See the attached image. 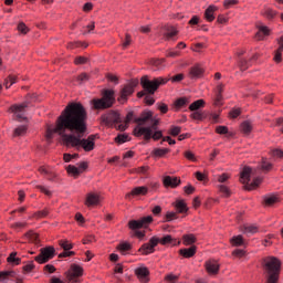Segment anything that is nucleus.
Returning a JSON list of instances; mask_svg holds the SVG:
<instances>
[{
  "label": "nucleus",
  "instance_id": "09e8293b",
  "mask_svg": "<svg viewBox=\"0 0 283 283\" xmlns=\"http://www.w3.org/2000/svg\"><path fill=\"white\" fill-rule=\"evenodd\" d=\"M36 269L34 261H28L25 265L22 266V273H32Z\"/></svg>",
  "mask_w": 283,
  "mask_h": 283
},
{
  "label": "nucleus",
  "instance_id": "4c0bfd02",
  "mask_svg": "<svg viewBox=\"0 0 283 283\" xmlns=\"http://www.w3.org/2000/svg\"><path fill=\"white\" fill-rule=\"evenodd\" d=\"M8 264H12V266H19L21 264V258H17V252H11L7 258Z\"/></svg>",
  "mask_w": 283,
  "mask_h": 283
},
{
  "label": "nucleus",
  "instance_id": "37998d69",
  "mask_svg": "<svg viewBox=\"0 0 283 283\" xmlns=\"http://www.w3.org/2000/svg\"><path fill=\"white\" fill-rule=\"evenodd\" d=\"M190 118L192 120H205V118H207V115L200 111H192V113L190 114Z\"/></svg>",
  "mask_w": 283,
  "mask_h": 283
},
{
  "label": "nucleus",
  "instance_id": "c85d7f7f",
  "mask_svg": "<svg viewBox=\"0 0 283 283\" xmlns=\"http://www.w3.org/2000/svg\"><path fill=\"white\" fill-rule=\"evenodd\" d=\"M116 251H118L120 255H127V251H132V243L128 241L120 242L116 245Z\"/></svg>",
  "mask_w": 283,
  "mask_h": 283
},
{
  "label": "nucleus",
  "instance_id": "6e6d98bb",
  "mask_svg": "<svg viewBox=\"0 0 283 283\" xmlns=\"http://www.w3.org/2000/svg\"><path fill=\"white\" fill-rule=\"evenodd\" d=\"M219 191L222 193V198H230L231 197V189L229 187L221 185L219 186Z\"/></svg>",
  "mask_w": 283,
  "mask_h": 283
},
{
  "label": "nucleus",
  "instance_id": "9d476101",
  "mask_svg": "<svg viewBox=\"0 0 283 283\" xmlns=\"http://www.w3.org/2000/svg\"><path fill=\"white\" fill-rule=\"evenodd\" d=\"M83 266L73 263L70 270L66 272V280H69V283H81L78 277H83Z\"/></svg>",
  "mask_w": 283,
  "mask_h": 283
},
{
  "label": "nucleus",
  "instance_id": "c03bdc74",
  "mask_svg": "<svg viewBox=\"0 0 283 283\" xmlns=\"http://www.w3.org/2000/svg\"><path fill=\"white\" fill-rule=\"evenodd\" d=\"M167 30L168 32L164 33V38L166 39V41H171L174 36H177L178 31L174 27H170Z\"/></svg>",
  "mask_w": 283,
  "mask_h": 283
},
{
  "label": "nucleus",
  "instance_id": "9b49d317",
  "mask_svg": "<svg viewBox=\"0 0 283 283\" xmlns=\"http://www.w3.org/2000/svg\"><path fill=\"white\" fill-rule=\"evenodd\" d=\"M156 247H158V237L154 235L147 243L142 244L137 253H139V255H151V253H156Z\"/></svg>",
  "mask_w": 283,
  "mask_h": 283
},
{
  "label": "nucleus",
  "instance_id": "0e129e2a",
  "mask_svg": "<svg viewBox=\"0 0 283 283\" xmlns=\"http://www.w3.org/2000/svg\"><path fill=\"white\" fill-rule=\"evenodd\" d=\"M238 3H240V0H224L223 8L226 10H229V8H233V6H238Z\"/></svg>",
  "mask_w": 283,
  "mask_h": 283
},
{
  "label": "nucleus",
  "instance_id": "4468645a",
  "mask_svg": "<svg viewBox=\"0 0 283 283\" xmlns=\"http://www.w3.org/2000/svg\"><path fill=\"white\" fill-rule=\"evenodd\" d=\"M149 193V188L147 186H138L133 188L128 193L125 195L126 200H132V198H138V196H147Z\"/></svg>",
  "mask_w": 283,
  "mask_h": 283
},
{
  "label": "nucleus",
  "instance_id": "4d7b16f0",
  "mask_svg": "<svg viewBox=\"0 0 283 283\" xmlns=\"http://www.w3.org/2000/svg\"><path fill=\"white\" fill-rule=\"evenodd\" d=\"M180 132H182V127H180V126H170V129L168 130V134L170 135V136H174V137H176V136H180Z\"/></svg>",
  "mask_w": 283,
  "mask_h": 283
},
{
  "label": "nucleus",
  "instance_id": "1a4fd4ad",
  "mask_svg": "<svg viewBox=\"0 0 283 283\" xmlns=\"http://www.w3.org/2000/svg\"><path fill=\"white\" fill-rule=\"evenodd\" d=\"M101 123L106 125V127H114V125L123 123L120 119V113L117 111H109L108 113L101 115Z\"/></svg>",
  "mask_w": 283,
  "mask_h": 283
},
{
  "label": "nucleus",
  "instance_id": "dca6fc26",
  "mask_svg": "<svg viewBox=\"0 0 283 283\" xmlns=\"http://www.w3.org/2000/svg\"><path fill=\"white\" fill-rule=\"evenodd\" d=\"M28 107V104L27 103H22V104H14V105H11L10 107V111L13 113V114H17V118H22L23 120H25V109Z\"/></svg>",
  "mask_w": 283,
  "mask_h": 283
},
{
  "label": "nucleus",
  "instance_id": "bf43d9fd",
  "mask_svg": "<svg viewBox=\"0 0 283 283\" xmlns=\"http://www.w3.org/2000/svg\"><path fill=\"white\" fill-rule=\"evenodd\" d=\"M86 63H90V59L86 56H76L74 59V65H85Z\"/></svg>",
  "mask_w": 283,
  "mask_h": 283
},
{
  "label": "nucleus",
  "instance_id": "2eb2a0df",
  "mask_svg": "<svg viewBox=\"0 0 283 283\" xmlns=\"http://www.w3.org/2000/svg\"><path fill=\"white\" fill-rule=\"evenodd\" d=\"M135 275L140 283L149 282V268L142 265L135 269Z\"/></svg>",
  "mask_w": 283,
  "mask_h": 283
},
{
  "label": "nucleus",
  "instance_id": "5701e85b",
  "mask_svg": "<svg viewBox=\"0 0 283 283\" xmlns=\"http://www.w3.org/2000/svg\"><path fill=\"white\" fill-rule=\"evenodd\" d=\"M101 203V196L96 193H88L86 196L85 206L86 207H96V205Z\"/></svg>",
  "mask_w": 283,
  "mask_h": 283
},
{
  "label": "nucleus",
  "instance_id": "cd10ccee",
  "mask_svg": "<svg viewBox=\"0 0 283 283\" xmlns=\"http://www.w3.org/2000/svg\"><path fill=\"white\" fill-rule=\"evenodd\" d=\"M280 202V197L277 195H266L263 197V205L265 207H273Z\"/></svg>",
  "mask_w": 283,
  "mask_h": 283
},
{
  "label": "nucleus",
  "instance_id": "423d86ee",
  "mask_svg": "<svg viewBox=\"0 0 283 283\" xmlns=\"http://www.w3.org/2000/svg\"><path fill=\"white\" fill-rule=\"evenodd\" d=\"M154 130H151V127H135L134 130H133V135L136 137V138H140V136H144V140L146 142H149L151 140H163V138H165L163 136V130H155L154 134H153Z\"/></svg>",
  "mask_w": 283,
  "mask_h": 283
},
{
  "label": "nucleus",
  "instance_id": "7ed1b4c3",
  "mask_svg": "<svg viewBox=\"0 0 283 283\" xmlns=\"http://www.w3.org/2000/svg\"><path fill=\"white\" fill-rule=\"evenodd\" d=\"M262 269L265 275V283L280 282L282 273V261L277 256H266L262 260Z\"/></svg>",
  "mask_w": 283,
  "mask_h": 283
},
{
  "label": "nucleus",
  "instance_id": "39448f33",
  "mask_svg": "<svg viewBox=\"0 0 283 283\" xmlns=\"http://www.w3.org/2000/svg\"><path fill=\"white\" fill-rule=\"evenodd\" d=\"M101 98L92 99L94 109H112L116 105V91L113 88H103L101 91Z\"/></svg>",
  "mask_w": 283,
  "mask_h": 283
},
{
  "label": "nucleus",
  "instance_id": "bb28decb",
  "mask_svg": "<svg viewBox=\"0 0 283 283\" xmlns=\"http://www.w3.org/2000/svg\"><path fill=\"white\" fill-rule=\"evenodd\" d=\"M262 178L256 177L252 180V182L249 184V181L247 184H244L243 189H245V191H255V189H258V187H260V185H262Z\"/></svg>",
  "mask_w": 283,
  "mask_h": 283
},
{
  "label": "nucleus",
  "instance_id": "393cba45",
  "mask_svg": "<svg viewBox=\"0 0 283 283\" xmlns=\"http://www.w3.org/2000/svg\"><path fill=\"white\" fill-rule=\"evenodd\" d=\"M197 251H198V247L191 245L190 248L180 249L179 255H181L182 258L189 259V258H193Z\"/></svg>",
  "mask_w": 283,
  "mask_h": 283
},
{
  "label": "nucleus",
  "instance_id": "e2e57ef3",
  "mask_svg": "<svg viewBox=\"0 0 283 283\" xmlns=\"http://www.w3.org/2000/svg\"><path fill=\"white\" fill-rule=\"evenodd\" d=\"M35 189H39V191H41V193H44V196L52 198V191H50V189H48V187L38 185V186H35Z\"/></svg>",
  "mask_w": 283,
  "mask_h": 283
},
{
  "label": "nucleus",
  "instance_id": "b1692460",
  "mask_svg": "<svg viewBox=\"0 0 283 283\" xmlns=\"http://www.w3.org/2000/svg\"><path fill=\"white\" fill-rule=\"evenodd\" d=\"M253 171V169H251V167L245 166L243 167L241 174H240V182H242V185H247L248 182L251 181V172Z\"/></svg>",
  "mask_w": 283,
  "mask_h": 283
},
{
  "label": "nucleus",
  "instance_id": "f3484780",
  "mask_svg": "<svg viewBox=\"0 0 283 283\" xmlns=\"http://www.w3.org/2000/svg\"><path fill=\"white\" fill-rule=\"evenodd\" d=\"M205 268L209 275H218L220 273V264L217 261H206Z\"/></svg>",
  "mask_w": 283,
  "mask_h": 283
},
{
  "label": "nucleus",
  "instance_id": "f257e3e1",
  "mask_svg": "<svg viewBox=\"0 0 283 283\" xmlns=\"http://www.w3.org/2000/svg\"><path fill=\"white\" fill-rule=\"evenodd\" d=\"M66 132L71 134H85L87 132V109L81 102H70L61 112L55 120V127H46L45 139L52 140L54 134L65 136Z\"/></svg>",
  "mask_w": 283,
  "mask_h": 283
},
{
  "label": "nucleus",
  "instance_id": "49530a36",
  "mask_svg": "<svg viewBox=\"0 0 283 283\" xmlns=\"http://www.w3.org/2000/svg\"><path fill=\"white\" fill-rule=\"evenodd\" d=\"M232 258H237L238 260H242V258L247 256V250L235 249L231 253Z\"/></svg>",
  "mask_w": 283,
  "mask_h": 283
},
{
  "label": "nucleus",
  "instance_id": "a19ab883",
  "mask_svg": "<svg viewBox=\"0 0 283 283\" xmlns=\"http://www.w3.org/2000/svg\"><path fill=\"white\" fill-rule=\"evenodd\" d=\"M66 172L69 176H73V178H78V176H81V170H78V167L74 165H69L66 167Z\"/></svg>",
  "mask_w": 283,
  "mask_h": 283
},
{
  "label": "nucleus",
  "instance_id": "e433bc0d",
  "mask_svg": "<svg viewBox=\"0 0 283 283\" xmlns=\"http://www.w3.org/2000/svg\"><path fill=\"white\" fill-rule=\"evenodd\" d=\"M231 247H243L244 245V237L242 234L234 235L230 239Z\"/></svg>",
  "mask_w": 283,
  "mask_h": 283
},
{
  "label": "nucleus",
  "instance_id": "f03ea898",
  "mask_svg": "<svg viewBox=\"0 0 283 283\" xmlns=\"http://www.w3.org/2000/svg\"><path fill=\"white\" fill-rule=\"evenodd\" d=\"M168 81H171L172 83H180L185 81V74L179 73L177 75H174L172 77L159 76L154 80H149V76L144 75L140 77V85L143 90H146V92H148L149 94H156L160 85H167Z\"/></svg>",
  "mask_w": 283,
  "mask_h": 283
},
{
  "label": "nucleus",
  "instance_id": "aec40b11",
  "mask_svg": "<svg viewBox=\"0 0 283 283\" xmlns=\"http://www.w3.org/2000/svg\"><path fill=\"white\" fill-rule=\"evenodd\" d=\"M218 10V7H216L214 4H210L203 14V18L206 19V21H208V23H213V21H216V11Z\"/></svg>",
  "mask_w": 283,
  "mask_h": 283
},
{
  "label": "nucleus",
  "instance_id": "58836bf2",
  "mask_svg": "<svg viewBox=\"0 0 283 283\" xmlns=\"http://www.w3.org/2000/svg\"><path fill=\"white\" fill-rule=\"evenodd\" d=\"M10 277H17V272L14 271H1L0 272V283L8 282Z\"/></svg>",
  "mask_w": 283,
  "mask_h": 283
},
{
  "label": "nucleus",
  "instance_id": "052dcab7",
  "mask_svg": "<svg viewBox=\"0 0 283 283\" xmlns=\"http://www.w3.org/2000/svg\"><path fill=\"white\" fill-rule=\"evenodd\" d=\"M167 60H165V57L161 59H150L149 60V64L154 65L155 67H160V65L165 64Z\"/></svg>",
  "mask_w": 283,
  "mask_h": 283
},
{
  "label": "nucleus",
  "instance_id": "f8f14e48",
  "mask_svg": "<svg viewBox=\"0 0 283 283\" xmlns=\"http://www.w3.org/2000/svg\"><path fill=\"white\" fill-rule=\"evenodd\" d=\"M151 222H154V217L151 216L143 217L138 220H130L128 221V229H130V231H137V229H147Z\"/></svg>",
  "mask_w": 283,
  "mask_h": 283
},
{
  "label": "nucleus",
  "instance_id": "a878e982",
  "mask_svg": "<svg viewBox=\"0 0 283 283\" xmlns=\"http://www.w3.org/2000/svg\"><path fill=\"white\" fill-rule=\"evenodd\" d=\"M196 242H198V238H196V234L189 233L182 235L184 247H196Z\"/></svg>",
  "mask_w": 283,
  "mask_h": 283
},
{
  "label": "nucleus",
  "instance_id": "4be33fe9",
  "mask_svg": "<svg viewBox=\"0 0 283 283\" xmlns=\"http://www.w3.org/2000/svg\"><path fill=\"white\" fill-rule=\"evenodd\" d=\"M277 10H274L271 7H264V9L261 11V15H263L264 19L268 21H273L274 19L277 18Z\"/></svg>",
  "mask_w": 283,
  "mask_h": 283
},
{
  "label": "nucleus",
  "instance_id": "5fc2aeb1",
  "mask_svg": "<svg viewBox=\"0 0 283 283\" xmlns=\"http://www.w3.org/2000/svg\"><path fill=\"white\" fill-rule=\"evenodd\" d=\"M17 30L20 34H28V32H30V28L25 25V22H19L17 25Z\"/></svg>",
  "mask_w": 283,
  "mask_h": 283
},
{
  "label": "nucleus",
  "instance_id": "7c9ffc66",
  "mask_svg": "<svg viewBox=\"0 0 283 283\" xmlns=\"http://www.w3.org/2000/svg\"><path fill=\"white\" fill-rule=\"evenodd\" d=\"M261 171H264L265 174H269V171H273V164L269 161L266 157L261 158Z\"/></svg>",
  "mask_w": 283,
  "mask_h": 283
},
{
  "label": "nucleus",
  "instance_id": "72a5a7b5",
  "mask_svg": "<svg viewBox=\"0 0 283 283\" xmlns=\"http://www.w3.org/2000/svg\"><path fill=\"white\" fill-rule=\"evenodd\" d=\"M174 207L177 210V213H187V211H189V207H187L185 200H177Z\"/></svg>",
  "mask_w": 283,
  "mask_h": 283
},
{
  "label": "nucleus",
  "instance_id": "c9c22d12",
  "mask_svg": "<svg viewBox=\"0 0 283 283\" xmlns=\"http://www.w3.org/2000/svg\"><path fill=\"white\" fill-rule=\"evenodd\" d=\"M57 244L61 247V249H63V251H72V249H74V243L67 239L59 240Z\"/></svg>",
  "mask_w": 283,
  "mask_h": 283
},
{
  "label": "nucleus",
  "instance_id": "3c124183",
  "mask_svg": "<svg viewBox=\"0 0 283 283\" xmlns=\"http://www.w3.org/2000/svg\"><path fill=\"white\" fill-rule=\"evenodd\" d=\"M91 76L86 72L81 73L75 77V81H77L78 85H83V83L90 81Z\"/></svg>",
  "mask_w": 283,
  "mask_h": 283
},
{
  "label": "nucleus",
  "instance_id": "680f3d73",
  "mask_svg": "<svg viewBox=\"0 0 283 283\" xmlns=\"http://www.w3.org/2000/svg\"><path fill=\"white\" fill-rule=\"evenodd\" d=\"M282 54H283V51L281 49H276L274 51V56H273L274 63H277V64L282 63Z\"/></svg>",
  "mask_w": 283,
  "mask_h": 283
},
{
  "label": "nucleus",
  "instance_id": "a211bd4d",
  "mask_svg": "<svg viewBox=\"0 0 283 283\" xmlns=\"http://www.w3.org/2000/svg\"><path fill=\"white\" fill-rule=\"evenodd\" d=\"M258 32L255 33L256 41H264L265 36H271V29L266 25H258Z\"/></svg>",
  "mask_w": 283,
  "mask_h": 283
},
{
  "label": "nucleus",
  "instance_id": "0eeeda50",
  "mask_svg": "<svg viewBox=\"0 0 283 283\" xmlns=\"http://www.w3.org/2000/svg\"><path fill=\"white\" fill-rule=\"evenodd\" d=\"M56 256V249L52 245L41 248L40 255L34 256V262L38 264H48L50 260H54Z\"/></svg>",
  "mask_w": 283,
  "mask_h": 283
},
{
  "label": "nucleus",
  "instance_id": "864d4df0",
  "mask_svg": "<svg viewBox=\"0 0 283 283\" xmlns=\"http://www.w3.org/2000/svg\"><path fill=\"white\" fill-rule=\"evenodd\" d=\"M187 103H189V99L187 97H180L175 101V107L177 109H180V108L185 107V105H187Z\"/></svg>",
  "mask_w": 283,
  "mask_h": 283
},
{
  "label": "nucleus",
  "instance_id": "603ef678",
  "mask_svg": "<svg viewBox=\"0 0 283 283\" xmlns=\"http://www.w3.org/2000/svg\"><path fill=\"white\" fill-rule=\"evenodd\" d=\"M184 158H186V160H190V163H198V158H196V154H193V151L191 150L184 151Z\"/></svg>",
  "mask_w": 283,
  "mask_h": 283
},
{
  "label": "nucleus",
  "instance_id": "de8ad7c7",
  "mask_svg": "<svg viewBox=\"0 0 283 283\" xmlns=\"http://www.w3.org/2000/svg\"><path fill=\"white\" fill-rule=\"evenodd\" d=\"M25 134H28V126L25 125H21L18 128L14 129L13 132V136H25Z\"/></svg>",
  "mask_w": 283,
  "mask_h": 283
},
{
  "label": "nucleus",
  "instance_id": "412c9836",
  "mask_svg": "<svg viewBox=\"0 0 283 283\" xmlns=\"http://www.w3.org/2000/svg\"><path fill=\"white\" fill-rule=\"evenodd\" d=\"M151 118H154V112L144 111L139 117L135 118V123H137L139 126H143L145 123H147V120H151Z\"/></svg>",
  "mask_w": 283,
  "mask_h": 283
},
{
  "label": "nucleus",
  "instance_id": "6e6552de",
  "mask_svg": "<svg viewBox=\"0 0 283 283\" xmlns=\"http://www.w3.org/2000/svg\"><path fill=\"white\" fill-rule=\"evenodd\" d=\"M136 85H138V80L124 85L117 97V103H119V105H125V103L129 101V96L134 95Z\"/></svg>",
  "mask_w": 283,
  "mask_h": 283
},
{
  "label": "nucleus",
  "instance_id": "c756f323",
  "mask_svg": "<svg viewBox=\"0 0 283 283\" xmlns=\"http://www.w3.org/2000/svg\"><path fill=\"white\" fill-rule=\"evenodd\" d=\"M203 74H205V69L200 66H192L189 71L190 78H202Z\"/></svg>",
  "mask_w": 283,
  "mask_h": 283
},
{
  "label": "nucleus",
  "instance_id": "6ab92c4d",
  "mask_svg": "<svg viewBox=\"0 0 283 283\" xmlns=\"http://www.w3.org/2000/svg\"><path fill=\"white\" fill-rule=\"evenodd\" d=\"M157 241L158 244H161L163 247H167V244H171V247H179L180 244V240L177 241L176 239H174V237H171V234H167L161 239L157 237Z\"/></svg>",
  "mask_w": 283,
  "mask_h": 283
},
{
  "label": "nucleus",
  "instance_id": "13d9d810",
  "mask_svg": "<svg viewBox=\"0 0 283 283\" xmlns=\"http://www.w3.org/2000/svg\"><path fill=\"white\" fill-rule=\"evenodd\" d=\"M165 220L166 222L178 220V212H174V211L166 212Z\"/></svg>",
  "mask_w": 283,
  "mask_h": 283
},
{
  "label": "nucleus",
  "instance_id": "20e7f679",
  "mask_svg": "<svg viewBox=\"0 0 283 283\" xmlns=\"http://www.w3.org/2000/svg\"><path fill=\"white\" fill-rule=\"evenodd\" d=\"M84 134H69V135H63V143L66 147H82L84 149V151H94V147L96 145V143L94 140H96V136L97 135H90L86 139L83 138L81 139V137Z\"/></svg>",
  "mask_w": 283,
  "mask_h": 283
},
{
  "label": "nucleus",
  "instance_id": "ea45409f",
  "mask_svg": "<svg viewBox=\"0 0 283 283\" xmlns=\"http://www.w3.org/2000/svg\"><path fill=\"white\" fill-rule=\"evenodd\" d=\"M129 140H132V137H129V135L127 134H118L115 138L114 142L117 145H123L125 143H129Z\"/></svg>",
  "mask_w": 283,
  "mask_h": 283
},
{
  "label": "nucleus",
  "instance_id": "338daca9",
  "mask_svg": "<svg viewBox=\"0 0 283 283\" xmlns=\"http://www.w3.org/2000/svg\"><path fill=\"white\" fill-rule=\"evenodd\" d=\"M259 228L256 226H243V233H258Z\"/></svg>",
  "mask_w": 283,
  "mask_h": 283
},
{
  "label": "nucleus",
  "instance_id": "473e14b6",
  "mask_svg": "<svg viewBox=\"0 0 283 283\" xmlns=\"http://www.w3.org/2000/svg\"><path fill=\"white\" fill-rule=\"evenodd\" d=\"M171 149L169 148H155L151 151L154 158H165L167 154H170Z\"/></svg>",
  "mask_w": 283,
  "mask_h": 283
},
{
  "label": "nucleus",
  "instance_id": "79ce46f5",
  "mask_svg": "<svg viewBox=\"0 0 283 283\" xmlns=\"http://www.w3.org/2000/svg\"><path fill=\"white\" fill-rule=\"evenodd\" d=\"M19 77L14 74H10L6 80H4V87L6 90H10V87H12V85H14V83H17V80Z\"/></svg>",
  "mask_w": 283,
  "mask_h": 283
},
{
  "label": "nucleus",
  "instance_id": "69168bd1",
  "mask_svg": "<svg viewBox=\"0 0 283 283\" xmlns=\"http://www.w3.org/2000/svg\"><path fill=\"white\" fill-rule=\"evenodd\" d=\"M132 45V35L129 33L125 34V40L122 44L123 50H127Z\"/></svg>",
  "mask_w": 283,
  "mask_h": 283
},
{
  "label": "nucleus",
  "instance_id": "a18cd8bd",
  "mask_svg": "<svg viewBox=\"0 0 283 283\" xmlns=\"http://www.w3.org/2000/svg\"><path fill=\"white\" fill-rule=\"evenodd\" d=\"M48 216H50V211L48 209H43L34 212L31 218H35V220H41L42 218H48Z\"/></svg>",
  "mask_w": 283,
  "mask_h": 283
},
{
  "label": "nucleus",
  "instance_id": "ddd939ff",
  "mask_svg": "<svg viewBox=\"0 0 283 283\" xmlns=\"http://www.w3.org/2000/svg\"><path fill=\"white\" fill-rule=\"evenodd\" d=\"M163 185L165 189H176L182 185V180L179 177L165 176L163 178Z\"/></svg>",
  "mask_w": 283,
  "mask_h": 283
},
{
  "label": "nucleus",
  "instance_id": "774afa93",
  "mask_svg": "<svg viewBox=\"0 0 283 283\" xmlns=\"http://www.w3.org/2000/svg\"><path fill=\"white\" fill-rule=\"evenodd\" d=\"M242 114V109L241 108H232L229 112V118H238V116H240Z\"/></svg>",
  "mask_w": 283,
  "mask_h": 283
},
{
  "label": "nucleus",
  "instance_id": "2f4dec72",
  "mask_svg": "<svg viewBox=\"0 0 283 283\" xmlns=\"http://www.w3.org/2000/svg\"><path fill=\"white\" fill-rule=\"evenodd\" d=\"M207 102H205V99H197L189 105L188 109L190 112H198V109L205 108Z\"/></svg>",
  "mask_w": 283,
  "mask_h": 283
},
{
  "label": "nucleus",
  "instance_id": "8fccbe9b",
  "mask_svg": "<svg viewBox=\"0 0 283 283\" xmlns=\"http://www.w3.org/2000/svg\"><path fill=\"white\" fill-rule=\"evenodd\" d=\"M238 65H239V69L241 70V72H247V70H249V67H250L249 60H247L244 57H241L238 61Z\"/></svg>",
  "mask_w": 283,
  "mask_h": 283
},
{
  "label": "nucleus",
  "instance_id": "f704fd0d",
  "mask_svg": "<svg viewBox=\"0 0 283 283\" xmlns=\"http://www.w3.org/2000/svg\"><path fill=\"white\" fill-rule=\"evenodd\" d=\"M240 132L245 136H249L253 132V125L249 120H244L240 125Z\"/></svg>",
  "mask_w": 283,
  "mask_h": 283
}]
</instances>
